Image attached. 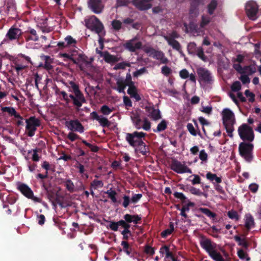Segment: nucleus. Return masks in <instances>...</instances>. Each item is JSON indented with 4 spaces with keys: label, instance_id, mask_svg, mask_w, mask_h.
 <instances>
[{
    "label": "nucleus",
    "instance_id": "nucleus-22",
    "mask_svg": "<svg viewBox=\"0 0 261 261\" xmlns=\"http://www.w3.org/2000/svg\"><path fill=\"white\" fill-rule=\"evenodd\" d=\"M145 110L149 117L154 120H157L161 118L160 111L158 109H155L152 106H147L145 107Z\"/></svg>",
    "mask_w": 261,
    "mask_h": 261
},
{
    "label": "nucleus",
    "instance_id": "nucleus-41",
    "mask_svg": "<svg viewBox=\"0 0 261 261\" xmlns=\"http://www.w3.org/2000/svg\"><path fill=\"white\" fill-rule=\"evenodd\" d=\"M113 111V108H110L107 106L104 105L100 109L101 112L105 115H109Z\"/></svg>",
    "mask_w": 261,
    "mask_h": 261
},
{
    "label": "nucleus",
    "instance_id": "nucleus-25",
    "mask_svg": "<svg viewBox=\"0 0 261 261\" xmlns=\"http://www.w3.org/2000/svg\"><path fill=\"white\" fill-rule=\"evenodd\" d=\"M127 86L129 87L127 90V93L130 96L135 98L136 101H139L141 99V97L139 94L137 93L136 88L134 85H129L128 83L127 84Z\"/></svg>",
    "mask_w": 261,
    "mask_h": 261
},
{
    "label": "nucleus",
    "instance_id": "nucleus-34",
    "mask_svg": "<svg viewBox=\"0 0 261 261\" xmlns=\"http://www.w3.org/2000/svg\"><path fill=\"white\" fill-rule=\"evenodd\" d=\"M133 22V19L129 18H126L123 20L124 26H126L128 29H130V27L129 26H130L133 28L138 29L139 24L138 23H134Z\"/></svg>",
    "mask_w": 261,
    "mask_h": 261
},
{
    "label": "nucleus",
    "instance_id": "nucleus-36",
    "mask_svg": "<svg viewBox=\"0 0 261 261\" xmlns=\"http://www.w3.org/2000/svg\"><path fill=\"white\" fill-rule=\"evenodd\" d=\"M167 126V122L163 120L157 126L156 129H154V132H160L164 130Z\"/></svg>",
    "mask_w": 261,
    "mask_h": 261
},
{
    "label": "nucleus",
    "instance_id": "nucleus-16",
    "mask_svg": "<svg viewBox=\"0 0 261 261\" xmlns=\"http://www.w3.org/2000/svg\"><path fill=\"white\" fill-rule=\"evenodd\" d=\"M65 125L68 129L72 132L74 131L80 133H83L84 131L83 126L77 120L67 121L65 123Z\"/></svg>",
    "mask_w": 261,
    "mask_h": 261
},
{
    "label": "nucleus",
    "instance_id": "nucleus-21",
    "mask_svg": "<svg viewBox=\"0 0 261 261\" xmlns=\"http://www.w3.org/2000/svg\"><path fill=\"white\" fill-rule=\"evenodd\" d=\"M152 0H134V5L139 10H146L151 7Z\"/></svg>",
    "mask_w": 261,
    "mask_h": 261
},
{
    "label": "nucleus",
    "instance_id": "nucleus-62",
    "mask_svg": "<svg viewBox=\"0 0 261 261\" xmlns=\"http://www.w3.org/2000/svg\"><path fill=\"white\" fill-rule=\"evenodd\" d=\"M141 194H137L133 195L131 198V202L133 203H137L142 197Z\"/></svg>",
    "mask_w": 261,
    "mask_h": 261
},
{
    "label": "nucleus",
    "instance_id": "nucleus-32",
    "mask_svg": "<svg viewBox=\"0 0 261 261\" xmlns=\"http://www.w3.org/2000/svg\"><path fill=\"white\" fill-rule=\"evenodd\" d=\"M206 177L208 180L214 182V183L219 184L222 181L220 177H218L216 174L211 172H208L206 175Z\"/></svg>",
    "mask_w": 261,
    "mask_h": 261
},
{
    "label": "nucleus",
    "instance_id": "nucleus-43",
    "mask_svg": "<svg viewBox=\"0 0 261 261\" xmlns=\"http://www.w3.org/2000/svg\"><path fill=\"white\" fill-rule=\"evenodd\" d=\"M106 193H107L109 197L111 198V199L113 202H116L117 199L115 197L116 193L115 191H113L111 189L110 190L107 191L106 192Z\"/></svg>",
    "mask_w": 261,
    "mask_h": 261
},
{
    "label": "nucleus",
    "instance_id": "nucleus-45",
    "mask_svg": "<svg viewBox=\"0 0 261 261\" xmlns=\"http://www.w3.org/2000/svg\"><path fill=\"white\" fill-rule=\"evenodd\" d=\"M127 66H130V64L127 62H123L116 64L114 66V69L115 70H117L119 69H124Z\"/></svg>",
    "mask_w": 261,
    "mask_h": 261
},
{
    "label": "nucleus",
    "instance_id": "nucleus-20",
    "mask_svg": "<svg viewBox=\"0 0 261 261\" xmlns=\"http://www.w3.org/2000/svg\"><path fill=\"white\" fill-rule=\"evenodd\" d=\"M141 46V42L137 41L136 38L129 40L124 44V47L132 52H134L136 51V49L140 48Z\"/></svg>",
    "mask_w": 261,
    "mask_h": 261
},
{
    "label": "nucleus",
    "instance_id": "nucleus-54",
    "mask_svg": "<svg viewBox=\"0 0 261 261\" xmlns=\"http://www.w3.org/2000/svg\"><path fill=\"white\" fill-rule=\"evenodd\" d=\"M130 247L131 246H123V251L129 256H132L134 254V251Z\"/></svg>",
    "mask_w": 261,
    "mask_h": 261
},
{
    "label": "nucleus",
    "instance_id": "nucleus-57",
    "mask_svg": "<svg viewBox=\"0 0 261 261\" xmlns=\"http://www.w3.org/2000/svg\"><path fill=\"white\" fill-rule=\"evenodd\" d=\"M235 240L239 243L240 245H246L245 241V238L244 236H236L234 237Z\"/></svg>",
    "mask_w": 261,
    "mask_h": 261
},
{
    "label": "nucleus",
    "instance_id": "nucleus-2",
    "mask_svg": "<svg viewBox=\"0 0 261 261\" xmlns=\"http://www.w3.org/2000/svg\"><path fill=\"white\" fill-rule=\"evenodd\" d=\"M223 123L225 126L228 135L232 137L234 130L233 125L236 123L235 116L233 112L228 108L224 109L221 112Z\"/></svg>",
    "mask_w": 261,
    "mask_h": 261
},
{
    "label": "nucleus",
    "instance_id": "nucleus-30",
    "mask_svg": "<svg viewBox=\"0 0 261 261\" xmlns=\"http://www.w3.org/2000/svg\"><path fill=\"white\" fill-rule=\"evenodd\" d=\"M77 63L80 64V68L82 70H85V66L90 67V63L86 61V57L83 55H80Z\"/></svg>",
    "mask_w": 261,
    "mask_h": 261
},
{
    "label": "nucleus",
    "instance_id": "nucleus-35",
    "mask_svg": "<svg viewBox=\"0 0 261 261\" xmlns=\"http://www.w3.org/2000/svg\"><path fill=\"white\" fill-rule=\"evenodd\" d=\"M218 5L217 0H212L207 5V11L210 14H212Z\"/></svg>",
    "mask_w": 261,
    "mask_h": 261
},
{
    "label": "nucleus",
    "instance_id": "nucleus-11",
    "mask_svg": "<svg viewBox=\"0 0 261 261\" xmlns=\"http://www.w3.org/2000/svg\"><path fill=\"white\" fill-rule=\"evenodd\" d=\"M26 130L29 136L32 137L35 134L37 126L40 125V121L38 119L31 117L26 120Z\"/></svg>",
    "mask_w": 261,
    "mask_h": 261
},
{
    "label": "nucleus",
    "instance_id": "nucleus-13",
    "mask_svg": "<svg viewBox=\"0 0 261 261\" xmlns=\"http://www.w3.org/2000/svg\"><path fill=\"white\" fill-rule=\"evenodd\" d=\"M246 12L248 17L252 20L256 19V14L258 10V7L255 2L251 1L246 4Z\"/></svg>",
    "mask_w": 261,
    "mask_h": 261
},
{
    "label": "nucleus",
    "instance_id": "nucleus-14",
    "mask_svg": "<svg viewBox=\"0 0 261 261\" xmlns=\"http://www.w3.org/2000/svg\"><path fill=\"white\" fill-rule=\"evenodd\" d=\"M18 188L21 193L29 199L35 202H40V199L34 196L32 190L27 185L21 184L18 185Z\"/></svg>",
    "mask_w": 261,
    "mask_h": 261
},
{
    "label": "nucleus",
    "instance_id": "nucleus-60",
    "mask_svg": "<svg viewBox=\"0 0 261 261\" xmlns=\"http://www.w3.org/2000/svg\"><path fill=\"white\" fill-rule=\"evenodd\" d=\"M199 157L201 161H206L207 154L204 150H202L200 151Z\"/></svg>",
    "mask_w": 261,
    "mask_h": 261
},
{
    "label": "nucleus",
    "instance_id": "nucleus-23",
    "mask_svg": "<svg viewBox=\"0 0 261 261\" xmlns=\"http://www.w3.org/2000/svg\"><path fill=\"white\" fill-rule=\"evenodd\" d=\"M1 111L4 116H14L15 118L22 119L21 117L18 114L14 108L10 107H2Z\"/></svg>",
    "mask_w": 261,
    "mask_h": 261
},
{
    "label": "nucleus",
    "instance_id": "nucleus-53",
    "mask_svg": "<svg viewBox=\"0 0 261 261\" xmlns=\"http://www.w3.org/2000/svg\"><path fill=\"white\" fill-rule=\"evenodd\" d=\"M126 225H127L126 227L123 226V228H124V229L122 232V234H123V237L124 238H128V236L130 234V232L129 230V228L130 227V225L127 223H126Z\"/></svg>",
    "mask_w": 261,
    "mask_h": 261
},
{
    "label": "nucleus",
    "instance_id": "nucleus-26",
    "mask_svg": "<svg viewBox=\"0 0 261 261\" xmlns=\"http://www.w3.org/2000/svg\"><path fill=\"white\" fill-rule=\"evenodd\" d=\"M164 38L167 41L168 44L172 46L173 49L181 52L180 45L176 40L168 36H164Z\"/></svg>",
    "mask_w": 261,
    "mask_h": 261
},
{
    "label": "nucleus",
    "instance_id": "nucleus-31",
    "mask_svg": "<svg viewBox=\"0 0 261 261\" xmlns=\"http://www.w3.org/2000/svg\"><path fill=\"white\" fill-rule=\"evenodd\" d=\"M131 118L133 123L137 129H140L142 128L143 121L140 119L137 114L133 113L131 115Z\"/></svg>",
    "mask_w": 261,
    "mask_h": 261
},
{
    "label": "nucleus",
    "instance_id": "nucleus-64",
    "mask_svg": "<svg viewBox=\"0 0 261 261\" xmlns=\"http://www.w3.org/2000/svg\"><path fill=\"white\" fill-rule=\"evenodd\" d=\"M27 66L28 65L27 64L17 63L16 64L15 68L16 71L19 72L20 71L25 69Z\"/></svg>",
    "mask_w": 261,
    "mask_h": 261
},
{
    "label": "nucleus",
    "instance_id": "nucleus-58",
    "mask_svg": "<svg viewBox=\"0 0 261 261\" xmlns=\"http://www.w3.org/2000/svg\"><path fill=\"white\" fill-rule=\"evenodd\" d=\"M189 73L186 69H182L179 72V76L182 79H186L189 76Z\"/></svg>",
    "mask_w": 261,
    "mask_h": 261
},
{
    "label": "nucleus",
    "instance_id": "nucleus-48",
    "mask_svg": "<svg viewBox=\"0 0 261 261\" xmlns=\"http://www.w3.org/2000/svg\"><path fill=\"white\" fill-rule=\"evenodd\" d=\"M161 72L164 75L167 76L171 73L172 70L170 67L164 66L162 67Z\"/></svg>",
    "mask_w": 261,
    "mask_h": 261
},
{
    "label": "nucleus",
    "instance_id": "nucleus-3",
    "mask_svg": "<svg viewBox=\"0 0 261 261\" xmlns=\"http://www.w3.org/2000/svg\"><path fill=\"white\" fill-rule=\"evenodd\" d=\"M210 22V18L208 16H202L200 28H197L193 23H191L188 27L186 24H184L185 31L190 33L194 36H200L204 34V28Z\"/></svg>",
    "mask_w": 261,
    "mask_h": 261
},
{
    "label": "nucleus",
    "instance_id": "nucleus-49",
    "mask_svg": "<svg viewBox=\"0 0 261 261\" xmlns=\"http://www.w3.org/2000/svg\"><path fill=\"white\" fill-rule=\"evenodd\" d=\"M238 255L239 257L241 259H245L246 258V260L248 261L250 259L249 257H247V254L244 252V251L242 249H239L238 251Z\"/></svg>",
    "mask_w": 261,
    "mask_h": 261
},
{
    "label": "nucleus",
    "instance_id": "nucleus-28",
    "mask_svg": "<svg viewBox=\"0 0 261 261\" xmlns=\"http://www.w3.org/2000/svg\"><path fill=\"white\" fill-rule=\"evenodd\" d=\"M126 223L124 220H120L117 222H110L108 227L114 231H117L119 226H125L126 227Z\"/></svg>",
    "mask_w": 261,
    "mask_h": 261
},
{
    "label": "nucleus",
    "instance_id": "nucleus-12",
    "mask_svg": "<svg viewBox=\"0 0 261 261\" xmlns=\"http://www.w3.org/2000/svg\"><path fill=\"white\" fill-rule=\"evenodd\" d=\"M197 74L199 81L201 84L210 83L213 80V77L210 72L204 68H198L197 69Z\"/></svg>",
    "mask_w": 261,
    "mask_h": 261
},
{
    "label": "nucleus",
    "instance_id": "nucleus-42",
    "mask_svg": "<svg viewBox=\"0 0 261 261\" xmlns=\"http://www.w3.org/2000/svg\"><path fill=\"white\" fill-rule=\"evenodd\" d=\"M103 182L101 180H94L91 183V186L92 188L96 189L103 187Z\"/></svg>",
    "mask_w": 261,
    "mask_h": 261
},
{
    "label": "nucleus",
    "instance_id": "nucleus-50",
    "mask_svg": "<svg viewBox=\"0 0 261 261\" xmlns=\"http://www.w3.org/2000/svg\"><path fill=\"white\" fill-rule=\"evenodd\" d=\"M228 217L233 220H238L239 219V216L237 212L234 211H230L228 212Z\"/></svg>",
    "mask_w": 261,
    "mask_h": 261
},
{
    "label": "nucleus",
    "instance_id": "nucleus-4",
    "mask_svg": "<svg viewBox=\"0 0 261 261\" xmlns=\"http://www.w3.org/2000/svg\"><path fill=\"white\" fill-rule=\"evenodd\" d=\"M143 49L149 56L160 61L161 63L166 64L169 61L164 53L161 50H156L149 46H144Z\"/></svg>",
    "mask_w": 261,
    "mask_h": 261
},
{
    "label": "nucleus",
    "instance_id": "nucleus-10",
    "mask_svg": "<svg viewBox=\"0 0 261 261\" xmlns=\"http://www.w3.org/2000/svg\"><path fill=\"white\" fill-rule=\"evenodd\" d=\"M253 146L251 144L242 143L239 145V151L241 155L248 162L252 159V150Z\"/></svg>",
    "mask_w": 261,
    "mask_h": 261
},
{
    "label": "nucleus",
    "instance_id": "nucleus-40",
    "mask_svg": "<svg viewBox=\"0 0 261 261\" xmlns=\"http://www.w3.org/2000/svg\"><path fill=\"white\" fill-rule=\"evenodd\" d=\"M112 25L113 28L115 30H119L123 28L122 22L118 20H114L112 22Z\"/></svg>",
    "mask_w": 261,
    "mask_h": 261
},
{
    "label": "nucleus",
    "instance_id": "nucleus-5",
    "mask_svg": "<svg viewBox=\"0 0 261 261\" xmlns=\"http://www.w3.org/2000/svg\"><path fill=\"white\" fill-rule=\"evenodd\" d=\"M99 44L100 46V50L98 48H96V51L97 54L99 55V57L102 58V59L108 63H114L116 62H118L120 60V58L118 56H116L114 55H112L110 54L107 51L102 52L101 51V49H103V41L101 38H99Z\"/></svg>",
    "mask_w": 261,
    "mask_h": 261
},
{
    "label": "nucleus",
    "instance_id": "nucleus-6",
    "mask_svg": "<svg viewBox=\"0 0 261 261\" xmlns=\"http://www.w3.org/2000/svg\"><path fill=\"white\" fill-rule=\"evenodd\" d=\"M87 28L99 34L103 31V27L100 21L95 16H92L86 20Z\"/></svg>",
    "mask_w": 261,
    "mask_h": 261
},
{
    "label": "nucleus",
    "instance_id": "nucleus-18",
    "mask_svg": "<svg viewBox=\"0 0 261 261\" xmlns=\"http://www.w3.org/2000/svg\"><path fill=\"white\" fill-rule=\"evenodd\" d=\"M171 168L178 173H191V169L188 168L184 163L178 161H174L171 165Z\"/></svg>",
    "mask_w": 261,
    "mask_h": 261
},
{
    "label": "nucleus",
    "instance_id": "nucleus-24",
    "mask_svg": "<svg viewBox=\"0 0 261 261\" xmlns=\"http://www.w3.org/2000/svg\"><path fill=\"white\" fill-rule=\"evenodd\" d=\"M21 34V31L18 28H11L6 34V39L11 40L18 39Z\"/></svg>",
    "mask_w": 261,
    "mask_h": 261
},
{
    "label": "nucleus",
    "instance_id": "nucleus-51",
    "mask_svg": "<svg viewBox=\"0 0 261 261\" xmlns=\"http://www.w3.org/2000/svg\"><path fill=\"white\" fill-rule=\"evenodd\" d=\"M65 185L68 191H69L71 192L74 191V186L73 185V183L70 180H67L65 182Z\"/></svg>",
    "mask_w": 261,
    "mask_h": 261
},
{
    "label": "nucleus",
    "instance_id": "nucleus-27",
    "mask_svg": "<svg viewBox=\"0 0 261 261\" xmlns=\"http://www.w3.org/2000/svg\"><path fill=\"white\" fill-rule=\"evenodd\" d=\"M254 226V222L253 218L250 214H247L245 217V226L249 230L253 228Z\"/></svg>",
    "mask_w": 261,
    "mask_h": 261
},
{
    "label": "nucleus",
    "instance_id": "nucleus-8",
    "mask_svg": "<svg viewBox=\"0 0 261 261\" xmlns=\"http://www.w3.org/2000/svg\"><path fill=\"white\" fill-rule=\"evenodd\" d=\"M70 84L75 96L70 95L69 96L73 100L74 104L77 107H80L82 106L83 103L85 101V98L79 90L77 85L73 82H71Z\"/></svg>",
    "mask_w": 261,
    "mask_h": 261
},
{
    "label": "nucleus",
    "instance_id": "nucleus-38",
    "mask_svg": "<svg viewBox=\"0 0 261 261\" xmlns=\"http://www.w3.org/2000/svg\"><path fill=\"white\" fill-rule=\"evenodd\" d=\"M198 211L203 214H204L207 217L210 218H214L216 216L215 214L211 212L208 209L206 208L200 207L199 208Z\"/></svg>",
    "mask_w": 261,
    "mask_h": 261
},
{
    "label": "nucleus",
    "instance_id": "nucleus-61",
    "mask_svg": "<svg viewBox=\"0 0 261 261\" xmlns=\"http://www.w3.org/2000/svg\"><path fill=\"white\" fill-rule=\"evenodd\" d=\"M249 189L252 193H256L258 189V185L255 183L251 184L249 186Z\"/></svg>",
    "mask_w": 261,
    "mask_h": 261
},
{
    "label": "nucleus",
    "instance_id": "nucleus-1",
    "mask_svg": "<svg viewBox=\"0 0 261 261\" xmlns=\"http://www.w3.org/2000/svg\"><path fill=\"white\" fill-rule=\"evenodd\" d=\"M210 257L215 261H230L229 253L221 246H201Z\"/></svg>",
    "mask_w": 261,
    "mask_h": 261
},
{
    "label": "nucleus",
    "instance_id": "nucleus-39",
    "mask_svg": "<svg viewBox=\"0 0 261 261\" xmlns=\"http://www.w3.org/2000/svg\"><path fill=\"white\" fill-rule=\"evenodd\" d=\"M97 121L102 127L108 126L110 125V122L108 119L103 116H100Z\"/></svg>",
    "mask_w": 261,
    "mask_h": 261
},
{
    "label": "nucleus",
    "instance_id": "nucleus-37",
    "mask_svg": "<svg viewBox=\"0 0 261 261\" xmlns=\"http://www.w3.org/2000/svg\"><path fill=\"white\" fill-rule=\"evenodd\" d=\"M256 71V66L254 65L245 67L243 69V72L248 74H251L255 73Z\"/></svg>",
    "mask_w": 261,
    "mask_h": 261
},
{
    "label": "nucleus",
    "instance_id": "nucleus-56",
    "mask_svg": "<svg viewBox=\"0 0 261 261\" xmlns=\"http://www.w3.org/2000/svg\"><path fill=\"white\" fill-rule=\"evenodd\" d=\"M30 33L31 34V36L29 38L30 39L34 41H37L38 40V37L37 35L36 31L34 29H30Z\"/></svg>",
    "mask_w": 261,
    "mask_h": 261
},
{
    "label": "nucleus",
    "instance_id": "nucleus-15",
    "mask_svg": "<svg viewBox=\"0 0 261 261\" xmlns=\"http://www.w3.org/2000/svg\"><path fill=\"white\" fill-rule=\"evenodd\" d=\"M170 246H163L160 249V253L162 257L165 256L164 261H177L173 252L169 249Z\"/></svg>",
    "mask_w": 261,
    "mask_h": 261
},
{
    "label": "nucleus",
    "instance_id": "nucleus-63",
    "mask_svg": "<svg viewBox=\"0 0 261 261\" xmlns=\"http://www.w3.org/2000/svg\"><path fill=\"white\" fill-rule=\"evenodd\" d=\"M67 45H72L76 43V41L71 36H68L65 38Z\"/></svg>",
    "mask_w": 261,
    "mask_h": 261
},
{
    "label": "nucleus",
    "instance_id": "nucleus-19",
    "mask_svg": "<svg viewBox=\"0 0 261 261\" xmlns=\"http://www.w3.org/2000/svg\"><path fill=\"white\" fill-rule=\"evenodd\" d=\"M88 6L95 13H100L102 12L103 5L101 0H88Z\"/></svg>",
    "mask_w": 261,
    "mask_h": 261
},
{
    "label": "nucleus",
    "instance_id": "nucleus-44",
    "mask_svg": "<svg viewBox=\"0 0 261 261\" xmlns=\"http://www.w3.org/2000/svg\"><path fill=\"white\" fill-rule=\"evenodd\" d=\"M174 230V226L172 224H170V228L166 229L164 231L162 232V237L164 238L167 237L168 236L170 235Z\"/></svg>",
    "mask_w": 261,
    "mask_h": 261
},
{
    "label": "nucleus",
    "instance_id": "nucleus-52",
    "mask_svg": "<svg viewBox=\"0 0 261 261\" xmlns=\"http://www.w3.org/2000/svg\"><path fill=\"white\" fill-rule=\"evenodd\" d=\"M187 128L188 131L190 132V133L192 135H193L194 136H196L197 135L196 132L192 124L188 123L187 125Z\"/></svg>",
    "mask_w": 261,
    "mask_h": 261
},
{
    "label": "nucleus",
    "instance_id": "nucleus-46",
    "mask_svg": "<svg viewBox=\"0 0 261 261\" xmlns=\"http://www.w3.org/2000/svg\"><path fill=\"white\" fill-rule=\"evenodd\" d=\"M117 90L119 93H124V89L125 86H127L126 83H123L122 82L118 81L117 82Z\"/></svg>",
    "mask_w": 261,
    "mask_h": 261
},
{
    "label": "nucleus",
    "instance_id": "nucleus-33",
    "mask_svg": "<svg viewBox=\"0 0 261 261\" xmlns=\"http://www.w3.org/2000/svg\"><path fill=\"white\" fill-rule=\"evenodd\" d=\"M124 218L125 221L128 223L134 222L135 223H137L138 221L140 220V218L137 215L126 214Z\"/></svg>",
    "mask_w": 261,
    "mask_h": 261
},
{
    "label": "nucleus",
    "instance_id": "nucleus-59",
    "mask_svg": "<svg viewBox=\"0 0 261 261\" xmlns=\"http://www.w3.org/2000/svg\"><path fill=\"white\" fill-rule=\"evenodd\" d=\"M241 84L239 82L237 81L233 83L231 86V90L233 91H238L241 89Z\"/></svg>",
    "mask_w": 261,
    "mask_h": 261
},
{
    "label": "nucleus",
    "instance_id": "nucleus-47",
    "mask_svg": "<svg viewBox=\"0 0 261 261\" xmlns=\"http://www.w3.org/2000/svg\"><path fill=\"white\" fill-rule=\"evenodd\" d=\"M144 252L149 255H152L154 253V250L152 248L151 246H145L144 248Z\"/></svg>",
    "mask_w": 261,
    "mask_h": 261
},
{
    "label": "nucleus",
    "instance_id": "nucleus-55",
    "mask_svg": "<svg viewBox=\"0 0 261 261\" xmlns=\"http://www.w3.org/2000/svg\"><path fill=\"white\" fill-rule=\"evenodd\" d=\"M142 128L146 130L150 129V123L146 119L143 120L142 124Z\"/></svg>",
    "mask_w": 261,
    "mask_h": 261
},
{
    "label": "nucleus",
    "instance_id": "nucleus-17",
    "mask_svg": "<svg viewBox=\"0 0 261 261\" xmlns=\"http://www.w3.org/2000/svg\"><path fill=\"white\" fill-rule=\"evenodd\" d=\"M188 50L190 54H196L198 57L203 61L207 60L206 58L204 56L202 48L201 47H197L195 43L191 42L188 45Z\"/></svg>",
    "mask_w": 261,
    "mask_h": 261
},
{
    "label": "nucleus",
    "instance_id": "nucleus-9",
    "mask_svg": "<svg viewBox=\"0 0 261 261\" xmlns=\"http://www.w3.org/2000/svg\"><path fill=\"white\" fill-rule=\"evenodd\" d=\"M144 136L145 133L143 132H135L132 134L127 133L126 135V140L130 145L135 148L142 141L141 138Z\"/></svg>",
    "mask_w": 261,
    "mask_h": 261
},
{
    "label": "nucleus",
    "instance_id": "nucleus-7",
    "mask_svg": "<svg viewBox=\"0 0 261 261\" xmlns=\"http://www.w3.org/2000/svg\"><path fill=\"white\" fill-rule=\"evenodd\" d=\"M238 133L240 138L243 140L252 141L254 139L252 128L246 124H243L239 127Z\"/></svg>",
    "mask_w": 261,
    "mask_h": 261
},
{
    "label": "nucleus",
    "instance_id": "nucleus-29",
    "mask_svg": "<svg viewBox=\"0 0 261 261\" xmlns=\"http://www.w3.org/2000/svg\"><path fill=\"white\" fill-rule=\"evenodd\" d=\"M135 150L136 152L141 153L143 155H145L148 152V147L145 145L143 141L135 147Z\"/></svg>",
    "mask_w": 261,
    "mask_h": 261
}]
</instances>
